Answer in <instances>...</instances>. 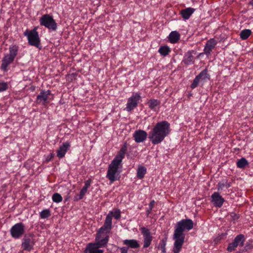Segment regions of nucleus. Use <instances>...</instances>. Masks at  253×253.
<instances>
[{"label":"nucleus","mask_w":253,"mask_h":253,"mask_svg":"<svg viewBox=\"0 0 253 253\" xmlns=\"http://www.w3.org/2000/svg\"><path fill=\"white\" fill-rule=\"evenodd\" d=\"M193 221L191 219H182L175 226L173 235L174 240L173 253H179L184 242L185 230L189 231L193 228Z\"/></svg>","instance_id":"nucleus-1"},{"label":"nucleus","mask_w":253,"mask_h":253,"mask_svg":"<svg viewBox=\"0 0 253 253\" xmlns=\"http://www.w3.org/2000/svg\"><path fill=\"white\" fill-rule=\"evenodd\" d=\"M127 150V143L126 142L108 166L106 177L109 179L110 183L119 180L121 177L120 174L121 171L119 170V169L122 167V160L125 158Z\"/></svg>","instance_id":"nucleus-2"},{"label":"nucleus","mask_w":253,"mask_h":253,"mask_svg":"<svg viewBox=\"0 0 253 253\" xmlns=\"http://www.w3.org/2000/svg\"><path fill=\"white\" fill-rule=\"evenodd\" d=\"M107 224L106 223L104 227H101L97 231L95 238V242L88 243L84 250V253H103L104 250L99 248L106 247L109 242V234L104 232L110 228Z\"/></svg>","instance_id":"nucleus-3"},{"label":"nucleus","mask_w":253,"mask_h":253,"mask_svg":"<svg viewBox=\"0 0 253 253\" xmlns=\"http://www.w3.org/2000/svg\"><path fill=\"white\" fill-rule=\"evenodd\" d=\"M171 131L170 124L163 121L157 123L149 133V138L153 144L161 143Z\"/></svg>","instance_id":"nucleus-4"},{"label":"nucleus","mask_w":253,"mask_h":253,"mask_svg":"<svg viewBox=\"0 0 253 253\" xmlns=\"http://www.w3.org/2000/svg\"><path fill=\"white\" fill-rule=\"evenodd\" d=\"M19 48L16 44H12L9 47V52L4 55L1 61L0 68L3 71H7L8 66L13 63L18 55Z\"/></svg>","instance_id":"nucleus-5"},{"label":"nucleus","mask_w":253,"mask_h":253,"mask_svg":"<svg viewBox=\"0 0 253 253\" xmlns=\"http://www.w3.org/2000/svg\"><path fill=\"white\" fill-rule=\"evenodd\" d=\"M38 28V27H35L31 30L27 29L23 34L27 38L28 43L36 47H39L41 45L40 38L37 32Z\"/></svg>","instance_id":"nucleus-6"},{"label":"nucleus","mask_w":253,"mask_h":253,"mask_svg":"<svg viewBox=\"0 0 253 253\" xmlns=\"http://www.w3.org/2000/svg\"><path fill=\"white\" fill-rule=\"evenodd\" d=\"M54 98V95L49 90H42L37 96L36 102L38 104H42L47 106Z\"/></svg>","instance_id":"nucleus-7"},{"label":"nucleus","mask_w":253,"mask_h":253,"mask_svg":"<svg viewBox=\"0 0 253 253\" xmlns=\"http://www.w3.org/2000/svg\"><path fill=\"white\" fill-rule=\"evenodd\" d=\"M40 25L44 26L49 30L55 31L57 25L53 17L49 14H44L40 18Z\"/></svg>","instance_id":"nucleus-8"},{"label":"nucleus","mask_w":253,"mask_h":253,"mask_svg":"<svg viewBox=\"0 0 253 253\" xmlns=\"http://www.w3.org/2000/svg\"><path fill=\"white\" fill-rule=\"evenodd\" d=\"M121 216V212L120 210L115 209L114 211H110L107 215L104 224L101 227H104L106 223L108 224V226H110L108 230L104 231L106 233L109 234L112 228V217H114L116 219H119Z\"/></svg>","instance_id":"nucleus-9"},{"label":"nucleus","mask_w":253,"mask_h":253,"mask_svg":"<svg viewBox=\"0 0 253 253\" xmlns=\"http://www.w3.org/2000/svg\"><path fill=\"white\" fill-rule=\"evenodd\" d=\"M25 232V226L22 222L14 224L10 230V233L11 237L15 239H18L22 237Z\"/></svg>","instance_id":"nucleus-10"},{"label":"nucleus","mask_w":253,"mask_h":253,"mask_svg":"<svg viewBox=\"0 0 253 253\" xmlns=\"http://www.w3.org/2000/svg\"><path fill=\"white\" fill-rule=\"evenodd\" d=\"M141 98L140 93H132L131 97L127 99L125 109L128 112H131L132 110L137 106L139 101L141 100Z\"/></svg>","instance_id":"nucleus-11"},{"label":"nucleus","mask_w":253,"mask_h":253,"mask_svg":"<svg viewBox=\"0 0 253 253\" xmlns=\"http://www.w3.org/2000/svg\"><path fill=\"white\" fill-rule=\"evenodd\" d=\"M246 240L244 235L240 234L237 235L233 241L229 244L227 248L228 252L234 251L238 246L243 247Z\"/></svg>","instance_id":"nucleus-12"},{"label":"nucleus","mask_w":253,"mask_h":253,"mask_svg":"<svg viewBox=\"0 0 253 253\" xmlns=\"http://www.w3.org/2000/svg\"><path fill=\"white\" fill-rule=\"evenodd\" d=\"M35 243L34 235L30 234L27 236H25L23 238L21 245L22 248L23 250L30 251L33 249Z\"/></svg>","instance_id":"nucleus-13"},{"label":"nucleus","mask_w":253,"mask_h":253,"mask_svg":"<svg viewBox=\"0 0 253 253\" xmlns=\"http://www.w3.org/2000/svg\"><path fill=\"white\" fill-rule=\"evenodd\" d=\"M140 230L143 237V248L145 249L149 247L151 245L153 240V236L148 228L142 227L140 228Z\"/></svg>","instance_id":"nucleus-14"},{"label":"nucleus","mask_w":253,"mask_h":253,"mask_svg":"<svg viewBox=\"0 0 253 253\" xmlns=\"http://www.w3.org/2000/svg\"><path fill=\"white\" fill-rule=\"evenodd\" d=\"M208 72V69L206 68L197 75L194 79L192 84H191V88L192 89L196 88L198 86L200 80L203 81L209 80L210 76Z\"/></svg>","instance_id":"nucleus-15"},{"label":"nucleus","mask_w":253,"mask_h":253,"mask_svg":"<svg viewBox=\"0 0 253 253\" xmlns=\"http://www.w3.org/2000/svg\"><path fill=\"white\" fill-rule=\"evenodd\" d=\"M91 182L92 180L90 178L84 181V185L81 189L80 194L74 197V201H78L82 200L84 198V196L87 193L88 189L90 187Z\"/></svg>","instance_id":"nucleus-16"},{"label":"nucleus","mask_w":253,"mask_h":253,"mask_svg":"<svg viewBox=\"0 0 253 253\" xmlns=\"http://www.w3.org/2000/svg\"><path fill=\"white\" fill-rule=\"evenodd\" d=\"M71 146L70 142L69 141H66L63 143V144L60 146L58 149L57 150V156L59 158H63L68 150Z\"/></svg>","instance_id":"nucleus-17"},{"label":"nucleus","mask_w":253,"mask_h":253,"mask_svg":"<svg viewBox=\"0 0 253 253\" xmlns=\"http://www.w3.org/2000/svg\"><path fill=\"white\" fill-rule=\"evenodd\" d=\"M211 202L216 207L220 208L222 206L225 200L218 192H214L211 196Z\"/></svg>","instance_id":"nucleus-18"},{"label":"nucleus","mask_w":253,"mask_h":253,"mask_svg":"<svg viewBox=\"0 0 253 253\" xmlns=\"http://www.w3.org/2000/svg\"><path fill=\"white\" fill-rule=\"evenodd\" d=\"M216 44L217 41L214 39H210L206 43L204 49V53L207 56L211 55V52L215 48Z\"/></svg>","instance_id":"nucleus-19"},{"label":"nucleus","mask_w":253,"mask_h":253,"mask_svg":"<svg viewBox=\"0 0 253 253\" xmlns=\"http://www.w3.org/2000/svg\"><path fill=\"white\" fill-rule=\"evenodd\" d=\"M147 135V133L145 131L139 129L134 132L133 136L136 142L140 143L146 139Z\"/></svg>","instance_id":"nucleus-20"},{"label":"nucleus","mask_w":253,"mask_h":253,"mask_svg":"<svg viewBox=\"0 0 253 253\" xmlns=\"http://www.w3.org/2000/svg\"><path fill=\"white\" fill-rule=\"evenodd\" d=\"M195 54L194 50L188 51L186 52L183 58V62L186 65L193 64L195 62V57L193 54Z\"/></svg>","instance_id":"nucleus-21"},{"label":"nucleus","mask_w":253,"mask_h":253,"mask_svg":"<svg viewBox=\"0 0 253 253\" xmlns=\"http://www.w3.org/2000/svg\"><path fill=\"white\" fill-rule=\"evenodd\" d=\"M195 11V9L192 7H188L180 10L179 14L181 15L183 19L188 20Z\"/></svg>","instance_id":"nucleus-22"},{"label":"nucleus","mask_w":253,"mask_h":253,"mask_svg":"<svg viewBox=\"0 0 253 253\" xmlns=\"http://www.w3.org/2000/svg\"><path fill=\"white\" fill-rule=\"evenodd\" d=\"M123 244L132 249H137L140 247L138 241L134 239L125 240L123 241Z\"/></svg>","instance_id":"nucleus-23"},{"label":"nucleus","mask_w":253,"mask_h":253,"mask_svg":"<svg viewBox=\"0 0 253 253\" xmlns=\"http://www.w3.org/2000/svg\"><path fill=\"white\" fill-rule=\"evenodd\" d=\"M180 39V34L177 31L171 32L169 36V40L171 43H175Z\"/></svg>","instance_id":"nucleus-24"},{"label":"nucleus","mask_w":253,"mask_h":253,"mask_svg":"<svg viewBox=\"0 0 253 253\" xmlns=\"http://www.w3.org/2000/svg\"><path fill=\"white\" fill-rule=\"evenodd\" d=\"M160 104L161 101L155 99H151L148 102L149 107L153 111H156L157 107L159 106Z\"/></svg>","instance_id":"nucleus-25"},{"label":"nucleus","mask_w":253,"mask_h":253,"mask_svg":"<svg viewBox=\"0 0 253 253\" xmlns=\"http://www.w3.org/2000/svg\"><path fill=\"white\" fill-rule=\"evenodd\" d=\"M146 171L147 169L145 167L139 166L137 170V177L140 179L143 178Z\"/></svg>","instance_id":"nucleus-26"},{"label":"nucleus","mask_w":253,"mask_h":253,"mask_svg":"<svg viewBox=\"0 0 253 253\" xmlns=\"http://www.w3.org/2000/svg\"><path fill=\"white\" fill-rule=\"evenodd\" d=\"M170 51V48L167 45L161 46L158 50L159 53L164 56L168 55Z\"/></svg>","instance_id":"nucleus-27"},{"label":"nucleus","mask_w":253,"mask_h":253,"mask_svg":"<svg viewBox=\"0 0 253 253\" xmlns=\"http://www.w3.org/2000/svg\"><path fill=\"white\" fill-rule=\"evenodd\" d=\"M248 164V162L245 158H242L238 160L236 163L237 167L240 169L245 168Z\"/></svg>","instance_id":"nucleus-28"},{"label":"nucleus","mask_w":253,"mask_h":253,"mask_svg":"<svg viewBox=\"0 0 253 253\" xmlns=\"http://www.w3.org/2000/svg\"><path fill=\"white\" fill-rule=\"evenodd\" d=\"M252 34V31L251 30L249 29H245L242 30L240 34V38L242 40H246Z\"/></svg>","instance_id":"nucleus-29"},{"label":"nucleus","mask_w":253,"mask_h":253,"mask_svg":"<svg viewBox=\"0 0 253 253\" xmlns=\"http://www.w3.org/2000/svg\"><path fill=\"white\" fill-rule=\"evenodd\" d=\"M232 182L226 180L225 183L219 182L218 183L217 187L218 190H221L223 187H225L226 188H228L231 186Z\"/></svg>","instance_id":"nucleus-30"},{"label":"nucleus","mask_w":253,"mask_h":253,"mask_svg":"<svg viewBox=\"0 0 253 253\" xmlns=\"http://www.w3.org/2000/svg\"><path fill=\"white\" fill-rule=\"evenodd\" d=\"M52 199L54 202L58 203L61 202L63 198L60 194L55 193L52 195Z\"/></svg>","instance_id":"nucleus-31"},{"label":"nucleus","mask_w":253,"mask_h":253,"mask_svg":"<svg viewBox=\"0 0 253 253\" xmlns=\"http://www.w3.org/2000/svg\"><path fill=\"white\" fill-rule=\"evenodd\" d=\"M50 211L48 209L42 211L40 212V217L41 218H46L50 216Z\"/></svg>","instance_id":"nucleus-32"},{"label":"nucleus","mask_w":253,"mask_h":253,"mask_svg":"<svg viewBox=\"0 0 253 253\" xmlns=\"http://www.w3.org/2000/svg\"><path fill=\"white\" fill-rule=\"evenodd\" d=\"M252 249H253V240L251 239L246 242L244 247V250L246 251H248Z\"/></svg>","instance_id":"nucleus-33"},{"label":"nucleus","mask_w":253,"mask_h":253,"mask_svg":"<svg viewBox=\"0 0 253 253\" xmlns=\"http://www.w3.org/2000/svg\"><path fill=\"white\" fill-rule=\"evenodd\" d=\"M8 88V85L6 83L0 82V92L6 90Z\"/></svg>","instance_id":"nucleus-34"},{"label":"nucleus","mask_w":253,"mask_h":253,"mask_svg":"<svg viewBox=\"0 0 253 253\" xmlns=\"http://www.w3.org/2000/svg\"><path fill=\"white\" fill-rule=\"evenodd\" d=\"M160 245L161 249L162 251L161 253H166V241H165L164 240H162L161 242Z\"/></svg>","instance_id":"nucleus-35"},{"label":"nucleus","mask_w":253,"mask_h":253,"mask_svg":"<svg viewBox=\"0 0 253 253\" xmlns=\"http://www.w3.org/2000/svg\"><path fill=\"white\" fill-rule=\"evenodd\" d=\"M54 157V154L53 153H50L48 156H47L45 159V162L48 163Z\"/></svg>","instance_id":"nucleus-36"},{"label":"nucleus","mask_w":253,"mask_h":253,"mask_svg":"<svg viewBox=\"0 0 253 253\" xmlns=\"http://www.w3.org/2000/svg\"><path fill=\"white\" fill-rule=\"evenodd\" d=\"M121 253H127L128 248L125 247H123L120 249Z\"/></svg>","instance_id":"nucleus-37"},{"label":"nucleus","mask_w":253,"mask_h":253,"mask_svg":"<svg viewBox=\"0 0 253 253\" xmlns=\"http://www.w3.org/2000/svg\"><path fill=\"white\" fill-rule=\"evenodd\" d=\"M154 204H155V201L154 200H152V201L150 202L149 205L150 210H151L153 208V207L154 206Z\"/></svg>","instance_id":"nucleus-38"}]
</instances>
